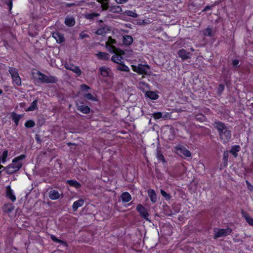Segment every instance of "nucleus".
Here are the masks:
<instances>
[{"mask_svg":"<svg viewBox=\"0 0 253 253\" xmlns=\"http://www.w3.org/2000/svg\"><path fill=\"white\" fill-rule=\"evenodd\" d=\"M213 126L217 129L220 140L224 143L228 142L231 137V130L223 122L216 121L212 124Z\"/></svg>","mask_w":253,"mask_h":253,"instance_id":"1","label":"nucleus"},{"mask_svg":"<svg viewBox=\"0 0 253 253\" xmlns=\"http://www.w3.org/2000/svg\"><path fill=\"white\" fill-rule=\"evenodd\" d=\"M38 78H37V81L40 84H56L58 81V78L53 76H47L42 73L40 71H37Z\"/></svg>","mask_w":253,"mask_h":253,"instance_id":"2","label":"nucleus"},{"mask_svg":"<svg viewBox=\"0 0 253 253\" xmlns=\"http://www.w3.org/2000/svg\"><path fill=\"white\" fill-rule=\"evenodd\" d=\"M132 69L133 71L140 75H150V68L148 65L139 64L137 66L131 65Z\"/></svg>","mask_w":253,"mask_h":253,"instance_id":"3","label":"nucleus"},{"mask_svg":"<svg viewBox=\"0 0 253 253\" xmlns=\"http://www.w3.org/2000/svg\"><path fill=\"white\" fill-rule=\"evenodd\" d=\"M22 163L15 162L9 164L5 167L3 170L8 174H11L18 171L22 167Z\"/></svg>","mask_w":253,"mask_h":253,"instance_id":"4","label":"nucleus"},{"mask_svg":"<svg viewBox=\"0 0 253 253\" xmlns=\"http://www.w3.org/2000/svg\"><path fill=\"white\" fill-rule=\"evenodd\" d=\"M9 72L11 74L12 82L17 86L21 85V80L18 73V70L15 68L9 67Z\"/></svg>","mask_w":253,"mask_h":253,"instance_id":"5","label":"nucleus"},{"mask_svg":"<svg viewBox=\"0 0 253 253\" xmlns=\"http://www.w3.org/2000/svg\"><path fill=\"white\" fill-rule=\"evenodd\" d=\"M232 231V230L230 227H227L226 229H217V231L214 230V239H217L221 237H225L230 235Z\"/></svg>","mask_w":253,"mask_h":253,"instance_id":"6","label":"nucleus"},{"mask_svg":"<svg viewBox=\"0 0 253 253\" xmlns=\"http://www.w3.org/2000/svg\"><path fill=\"white\" fill-rule=\"evenodd\" d=\"M99 25L101 27L95 32L98 35L104 36L108 32L111 31V27L107 25H104L102 20L98 21Z\"/></svg>","mask_w":253,"mask_h":253,"instance_id":"7","label":"nucleus"},{"mask_svg":"<svg viewBox=\"0 0 253 253\" xmlns=\"http://www.w3.org/2000/svg\"><path fill=\"white\" fill-rule=\"evenodd\" d=\"M77 109L84 114H89L90 112V108L87 105H84L83 101H78L76 102Z\"/></svg>","mask_w":253,"mask_h":253,"instance_id":"8","label":"nucleus"},{"mask_svg":"<svg viewBox=\"0 0 253 253\" xmlns=\"http://www.w3.org/2000/svg\"><path fill=\"white\" fill-rule=\"evenodd\" d=\"M136 210L139 213L140 216L146 219L147 221H150L148 218L149 214L148 211L145 209L142 205L139 204L136 207Z\"/></svg>","mask_w":253,"mask_h":253,"instance_id":"9","label":"nucleus"},{"mask_svg":"<svg viewBox=\"0 0 253 253\" xmlns=\"http://www.w3.org/2000/svg\"><path fill=\"white\" fill-rule=\"evenodd\" d=\"M64 67L66 69L75 73L78 76H80L82 74V71L79 66H75L73 64L66 63Z\"/></svg>","mask_w":253,"mask_h":253,"instance_id":"10","label":"nucleus"},{"mask_svg":"<svg viewBox=\"0 0 253 253\" xmlns=\"http://www.w3.org/2000/svg\"><path fill=\"white\" fill-rule=\"evenodd\" d=\"M175 149L177 151L178 153L182 154L186 157H190L191 156V152L187 149L185 147L178 145L175 147Z\"/></svg>","mask_w":253,"mask_h":253,"instance_id":"11","label":"nucleus"},{"mask_svg":"<svg viewBox=\"0 0 253 253\" xmlns=\"http://www.w3.org/2000/svg\"><path fill=\"white\" fill-rule=\"evenodd\" d=\"M178 56L184 61L190 58L191 53L188 52L184 48H182L178 51Z\"/></svg>","mask_w":253,"mask_h":253,"instance_id":"12","label":"nucleus"},{"mask_svg":"<svg viewBox=\"0 0 253 253\" xmlns=\"http://www.w3.org/2000/svg\"><path fill=\"white\" fill-rule=\"evenodd\" d=\"M6 197L11 200L12 202H14L16 200V197L14 195L13 190L11 189L10 185L7 186L6 187Z\"/></svg>","mask_w":253,"mask_h":253,"instance_id":"13","label":"nucleus"},{"mask_svg":"<svg viewBox=\"0 0 253 253\" xmlns=\"http://www.w3.org/2000/svg\"><path fill=\"white\" fill-rule=\"evenodd\" d=\"M133 41L132 37L130 35L123 36V43L126 46L131 45Z\"/></svg>","mask_w":253,"mask_h":253,"instance_id":"14","label":"nucleus"},{"mask_svg":"<svg viewBox=\"0 0 253 253\" xmlns=\"http://www.w3.org/2000/svg\"><path fill=\"white\" fill-rule=\"evenodd\" d=\"M52 37L56 40V42L61 43L65 41V38L62 34L59 32H54L52 34Z\"/></svg>","mask_w":253,"mask_h":253,"instance_id":"15","label":"nucleus"},{"mask_svg":"<svg viewBox=\"0 0 253 253\" xmlns=\"http://www.w3.org/2000/svg\"><path fill=\"white\" fill-rule=\"evenodd\" d=\"M84 203V201L83 199H80L78 201L74 202L72 206L73 210L74 211H76L79 207H82Z\"/></svg>","mask_w":253,"mask_h":253,"instance_id":"16","label":"nucleus"},{"mask_svg":"<svg viewBox=\"0 0 253 253\" xmlns=\"http://www.w3.org/2000/svg\"><path fill=\"white\" fill-rule=\"evenodd\" d=\"M48 194L49 198L52 200L58 199L60 196L59 193L55 190H50Z\"/></svg>","mask_w":253,"mask_h":253,"instance_id":"17","label":"nucleus"},{"mask_svg":"<svg viewBox=\"0 0 253 253\" xmlns=\"http://www.w3.org/2000/svg\"><path fill=\"white\" fill-rule=\"evenodd\" d=\"M148 196H149L151 202L153 203H156L157 201V198L156 193L155 191H154V190H153L152 189H149L148 190Z\"/></svg>","mask_w":253,"mask_h":253,"instance_id":"18","label":"nucleus"},{"mask_svg":"<svg viewBox=\"0 0 253 253\" xmlns=\"http://www.w3.org/2000/svg\"><path fill=\"white\" fill-rule=\"evenodd\" d=\"M96 55L98 59L102 60H108L110 58V55L106 52H98Z\"/></svg>","mask_w":253,"mask_h":253,"instance_id":"19","label":"nucleus"},{"mask_svg":"<svg viewBox=\"0 0 253 253\" xmlns=\"http://www.w3.org/2000/svg\"><path fill=\"white\" fill-rule=\"evenodd\" d=\"M145 95L151 100H156L159 98L158 94L156 92L152 91H146L145 93Z\"/></svg>","mask_w":253,"mask_h":253,"instance_id":"20","label":"nucleus"},{"mask_svg":"<svg viewBox=\"0 0 253 253\" xmlns=\"http://www.w3.org/2000/svg\"><path fill=\"white\" fill-rule=\"evenodd\" d=\"M121 197L123 203L128 202L131 200V196L130 194L127 192L123 193L121 196Z\"/></svg>","mask_w":253,"mask_h":253,"instance_id":"21","label":"nucleus"},{"mask_svg":"<svg viewBox=\"0 0 253 253\" xmlns=\"http://www.w3.org/2000/svg\"><path fill=\"white\" fill-rule=\"evenodd\" d=\"M66 183L70 186L74 187L77 189H79L81 187V183L75 180H68L66 181Z\"/></svg>","mask_w":253,"mask_h":253,"instance_id":"22","label":"nucleus"},{"mask_svg":"<svg viewBox=\"0 0 253 253\" xmlns=\"http://www.w3.org/2000/svg\"><path fill=\"white\" fill-rule=\"evenodd\" d=\"M22 117V115H18L15 112H12L11 116L12 121H14L16 126L18 125V123Z\"/></svg>","mask_w":253,"mask_h":253,"instance_id":"23","label":"nucleus"},{"mask_svg":"<svg viewBox=\"0 0 253 253\" xmlns=\"http://www.w3.org/2000/svg\"><path fill=\"white\" fill-rule=\"evenodd\" d=\"M169 134L168 136V139L169 140H173L174 138L175 135V131L174 128L172 126H170L169 130L165 131V133Z\"/></svg>","mask_w":253,"mask_h":253,"instance_id":"24","label":"nucleus"},{"mask_svg":"<svg viewBox=\"0 0 253 253\" xmlns=\"http://www.w3.org/2000/svg\"><path fill=\"white\" fill-rule=\"evenodd\" d=\"M111 60L114 63L119 64L123 62V58L121 55L115 54L111 57Z\"/></svg>","mask_w":253,"mask_h":253,"instance_id":"25","label":"nucleus"},{"mask_svg":"<svg viewBox=\"0 0 253 253\" xmlns=\"http://www.w3.org/2000/svg\"><path fill=\"white\" fill-rule=\"evenodd\" d=\"M109 69L105 66H102L99 68L100 74L104 77H107L109 76Z\"/></svg>","mask_w":253,"mask_h":253,"instance_id":"26","label":"nucleus"},{"mask_svg":"<svg viewBox=\"0 0 253 253\" xmlns=\"http://www.w3.org/2000/svg\"><path fill=\"white\" fill-rule=\"evenodd\" d=\"M65 24L68 27H72L75 24V21L72 17H67L65 20Z\"/></svg>","mask_w":253,"mask_h":253,"instance_id":"27","label":"nucleus"},{"mask_svg":"<svg viewBox=\"0 0 253 253\" xmlns=\"http://www.w3.org/2000/svg\"><path fill=\"white\" fill-rule=\"evenodd\" d=\"M240 150V146L238 145H234L232 147L230 152L234 156V157H237L238 152Z\"/></svg>","mask_w":253,"mask_h":253,"instance_id":"28","label":"nucleus"},{"mask_svg":"<svg viewBox=\"0 0 253 253\" xmlns=\"http://www.w3.org/2000/svg\"><path fill=\"white\" fill-rule=\"evenodd\" d=\"M38 99H36L33 101L31 105L26 110V111H33L36 109H38L37 107Z\"/></svg>","mask_w":253,"mask_h":253,"instance_id":"29","label":"nucleus"},{"mask_svg":"<svg viewBox=\"0 0 253 253\" xmlns=\"http://www.w3.org/2000/svg\"><path fill=\"white\" fill-rule=\"evenodd\" d=\"M117 69L119 71H125V72H129V68L125 65L123 62H121L117 66Z\"/></svg>","mask_w":253,"mask_h":253,"instance_id":"30","label":"nucleus"},{"mask_svg":"<svg viewBox=\"0 0 253 253\" xmlns=\"http://www.w3.org/2000/svg\"><path fill=\"white\" fill-rule=\"evenodd\" d=\"M157 158L158 160L162 161L163 163H166L167 162L164 158V155L161 152V150L158 147L157 149Z\"/></svg>","mask_w":253,"mask_h":253,"instance_id":"31","label":"nucleus"},{"mask_svg":"<svg viewBox=\"0 0 253 253\" xmlns=\"http://www.w3.org/2000/svg\"><path fill=\"white\" fill-rule=\"evenodd\" d=\"M242 213L243 216L245 218L246 222L250 225L253 226V218L250 216L246 212H243Z\"/></svg>","mask_w":253,"mask_h":253,"instance_id":"32","label":"nucleus"},{"mask_svg":"<svg viewBox=\"0 0 253 253\" xmlns=\"http://www.w3.org/2000/svg\"><path fill=\"white\" fill-rule=\"evenodd\" d=\"M109 11L113 13H119L122 12V9L119 5H114L110 7Z\"/></svg>","mask_w":253,"mask_h":253,"instance_id":"33","label":"nucleus"},{"mask_svg":"<svg viewBox=\"0 0 253 253\" xmlns=\"http://www.w3.org/2000/svg\"><path fill=\"white\" fill-rule=\"evenodd\" d=\"M14 206L12 204H7L4 205L3 210L5 212L10 213L14 210Z\"/></svg>","mask_w":253,"mask_h":253,"instance_id":"34","label":"nucleus"},{"mask_svg":"<svg viewBox=\"0 0 253 253\" xmlns=\"http://www.w3.org/2000/svg\"><path fill=\"white\" fill-rule=\"evenodd\" d=\"M195 119L200 122H204L206 120V117L202 114H197L195 115Z\"/></svg>","mask_w":253,"mask_h":253,"instance_id":"35","label":"nucleus"},{"mask_svg":"<svg viewBox=\"0 0 253 253\" xmlns=\"http://www.w3.org/2000/svg\"><path fill=\"white\" fill-rule=\"evenodd\" d=\"M8 151L7 150H5L3 151L2 155L0 156V161H1L2 163H4L6 161V158L8 156Z\"/></svg>","mask_w":253,"mask_h":253,"instance_id":"36","label":"nucleus"},{"mask_svg":"<svg viewBox=\"0 0 253 253\" xmlns=\"http://www.w3.org/2000/svg\"><path fill=\"white\" fill-rule=\"evenodd\" d=\"M203 34L205 36H209L210 37L213 36V35L212 33L211 29L210 28V27H208L207 28H206V29H205L203 31Z\"/></svg>","mask_w":253,"mask_h":253,"instance_id":"37","label":"nucleus"},{"mask_svg":"<svg viewBox=\"0 0 253 253\" xmlns=\"http://www.w3.org/2000/svg\"><path fill=\"white\" fill-rule=\"evenodd\" d=\"M84 98L86 100L97 101L96 98L94 97L91 93H86L84 95Z\"/></svg>","mask_w":253,"mask_h":253,"instance_id":"38","label":"nucleus"},{"mask_svg":"<svg viewBox=\"0 0 253 253\" xmlns=\"http://www.w3.org/2000/svg\"><path fill=\"white\" fill-rule=\"evenodd\" d=\"M100 15L99 13H91L85 15L86 18L89 20H92L95 17H98Z\"/></svg>","mask_w":253,"mask_h":253,"instance_id":"39","label":"nucleus"},{"mask_svg":"<svg viewBox=\"0 0 253 253\" xmlns=\"http://www.w3.org/2000/svg\"><path fill=\"white\" fill-rule=\"evenodd\" d=\"M26 158V155L24 154L21 155L17 157L14 158L12 160V163L18 162L21 163V160L24 159Z\"/></svg>","mask_w":253,"mask_h":253,"instance_id":"40","label":"nucleus"},{"mask_svg":"<svg viewBox=\"0 0 253 253\" xmlns=\"http://www.w3.org/2000/svg\"><path fill=\"white\" fill-rule=\"evenodd\" d=\"M35 126V122L31 120H29L27 121L25 124V126L28 128L33 127Z\"/></svg>","mask_w":253,"mask_h":253,"instance_id":"41","label":"nucleus"},{"mask_svg":"<svg viewBox=\"0 0 253 253\" xmlns=\"http://www.w3.org/2000/svg\"><path fill=\"white\" fill-rule=\"evenodd\" d=\"M229 153L227 151H224L223 156V161L224 164V166H227V163L228 159Z\"/></svg>","mask_w":253,"mask_h":253,"instance_id":"42","label":"nucleus"},{"mask_svg":"<svg viewBox=\"0 0 253 253\" xmlns=\"http://www.w3.org/2000/svg\"><path fill=\"white\" fill-rule=\"evenodd\" d=\"M152 117H153L155 120L159 119L162 118L163 113L160 112H155L152 114Z\"/></svg>","mask_w":253,"mask_h":253,"instance_id":"43","label":"nucleus"},{"mask_svg":"<svg viewBox=\"0 0 253 253\" xmlns=\"http://www.w3.org/2000/svg\"><path fill=\"white\" fill-rule=\"evenodd\" d=\"M125 13L126 15L133 18H136L138 16L136 13L131 10H127L125 12Z\"/></svg>","mask_w":253,"mask_h":253,"instance_id":"44","label":"nucleus"},{"mask_svg":"<svg viewBox=\"0 0 253 253\" xmlns=\"http://www.w3.org/2000/svg\"><path fill=\"white\" fill-rule=\"evenodd\" d=\"M51 239L52 240V241H53L55 242L61 243V244H63V245H66L67 244L66 242H64L63 241H62V240H61L60 239H57L56 237V236H55L54 235H51Z\"/></svg>","mask_w":253,"mask_h":253,"instance_id":"45","label":"nucleus"},{"mask_svg":"<svg viewBox=\"0 0 253 253\" xmlns=\"http://www.w3.org/2000/svg\"><path fill=\"white\" fill-rule=\"evenodd\" d=\"M161 194L167 200H169L171 198L170 195L169 194L167 193L164 190H161Z\"/></svg>","mask_w":253,"mask_h":253,"instance_id":"46","label":"nucleus"},{"mask_svg":"<svg viewBox=\"0 0 253 253\" xmlns=\"http://www.w3.org/2000/svg\"><path fill=\"white\" fill-rule=\"evenodd\" d=\"M108 48V50L113 53H115L117 51V48L114 46V45H109V46L108 47V46H106Z\"/></svg>","mask_w":253,"mask_h":253,"instance_id":"47","label":"nucleus"},{"mask_svg":"<svg viewBox=\"0 0 253 253\" xmlns=\"http://www.w3.org/2000/svg\"><path fill=\"white\" fill-rule=\"evenodd\" d=\"M2 1L7 5L10 11L12 7V0H2Z\"/></svg>","mask_w":253,"mask_h":253,"instance_id":"48","label":"nucleus"},{"mask_svg":"<svg viewBox=\"0 0 253 253\" xmlns=\"http://www.w3.org/2000/svg\"><path fill=\"white\" fill-rule=\"evenodd\" d=\"M116 43V40L115 39H112L111 37H109L108 42H106V46H108V44H109L110 45H113V44Z\"/></svg>","mask_w":253,"mask_h":253,"instance_id":"49","label":"nucleus"},{"mask_svg":"<svg viewBox=\"0 0 253 253\" xmlns=\"http://www.w3.org/2000/svg\"><path fill=\"white\" fill-rule=\"evenodd\" d=\"M102 4L101 7H102V10H107L108 9L110 8V7L109 6L108 3L105 2V1H103L102 2H100Z\"/></svg>","mask_w":253,"mask_h":253,"instance_id":"50","label":"nucleus"},{"mask_svg":"<svg viewBox=\"0 0 253 253\" xmlns=\"http://www.w3.org/2000/svg\"><path fill=\"white\" fill-rule=\"evenodd\" d=\"M171 113H165V114H163V117L162 118L164 120H166L168 119H170L171 117Z\"/></svg>","mask_w":253,"mask_h":253,"instance_id":"51","label":"nucleus"},{"mask_svg":"<svg viewBox=\"0 0 253 253\" xmlns=\"http://www.w3.org/2000/svg\"><path fill=\"white\" fill-rule=\"evenodd\" d=\"M164 213L168 216H171L173 214L172 211L169 208L165 209Z\"/></svg>","mask_w":253,"mask_h":253,"instance_id":"52","label":"nucleus"},{"mask_svg":"<svg viewBox=\"0 0 253 253\" xmlns=\"http://www.w3.org/2000/svg\"><path fill=\"white\" fill-rule=\"evenodd\" d=\"M81 88L82 90H83V91L85 90L86 91H87L88 90L90 89V87L88 85H87L86 84H83L81 85Z\"/></svg>","mask_w":253,"mask_h":253,"instance_id":"53","label":"nucleus"},{"mask_svg":"<svg viewBox=\"0 0 253 253\" xmlns=\"http://www.w3.org/2000/svg\"><path fill=\"white\" fill-rule=\"evenodd\" d=\"M80 37L81 39H84L85 38H88L89 37V35L85 34L84 33V32H82L80 34Z\"/></svg>","mask_w":253,"mask_h":253,"instance_id":"54","label":"nucleus"},{"mask_svg":"<svg viewBox=\"0 0 253 253\" xmlns=\"http://www.w3.org/2000/svg\"><path fill=\"white\" fill-rule=\"evenodd\" d=\"M239 63V61L238 59H234L232 61V64L234 67H237L238 66Z\"/></svg>","mask_w":253,"mask_h":253,"instance_id":"55","label":"nucleus"},{"mask_svg":"<svg viewBox=\"0 0 253 253\" xmlns=\"http://www.w3.org/2000/svg\"><path fill=\"white\" fill-rule=\"evenodd\" d=\"M35 139L37 141L38 143L41 144L42 142V140L40 138V136L39 134H36L35 136Z\"/></svg>","mask_w":253,"mask_h":253,"instance_id":"56","label":"nucleus"},{"mask_svg":"<svg viewBox=\"0 0 253 253\" xmlns=\"http://www.w3.org/2000/svg\"><path fill=\"white\" fill-rule=\"evenodd\" d=\"M246 182L248 189H250V190H252L253 189V186L250 184V183L248 181L246 180Z\"/></svg>","mask_w":253,"mask_h":253,"instance_id":"57","label":"nucleus"},{"mask_svg":"<svg viewBox=\"0 0 253 253\" xmlns=\"http://www.w3.org/2000/svg\"><path fill=\"white\" fill-rule=\"evenodd\" d=\"M224 85L222 84H220L219 85V86L218 88V91L222 92L224 90Z\"/></svg>","mask_w":253,"mask_h":253,"instance_id":"58","label":"nucleus"},{"mask_svg":"<svg viewBox=\"0 0 253 253\" xmlns=\"http://www.w3.org/2000/svg\"><path fill=\"white\" fill-rule=\"evenodd\" d=\"M115 1L117 3L121 4L126 2L128 0H115Z\"/></svg>","mask_w":253,"mask_h":253,"instance_id":"59","label":"nucleus"},{"mask_svg":"<svg viewBox=\"0 0 253 253\" xmlns=\"http://www.w3.org/2000/svg\"><path fill=\"white\" fill-rule=\"evenodd\" d=\"M3 45L6 47V49H8V48L10 47L8 42L6 41H3Z\"/></svg>","mask_w":253,"mask_h":253,"instance_id":"60","label":"nucleus"},{"mask_svg":"<svg viewBox=\"0 0 253 253\" xmlns=\"http://www.w3.org/2000/svg\"><path fill=\"white\" fill-rule=\"evenodd\" d=\"M211 7H212V6L207 5L203 9L202 11H203V12L206 11L208 10L211 9Z\"/></svg>","mask_w":253,"mask_h":253,"instance_id":"61","label":"nucleus"},{"mask_svg":"<svg viewBox=\"0 0 253 253\" xmlns=\"http://www.w3.org/2000/svg\"><path fill=\"white\" fill-rule=\"evenodd\" d=\"M66 7H72L73 6H74L75 5V3H66L65 4Z\"/></svg>","mask_w":253,"mask_h":253,"instance_id":"62","label":"nucleus"},{"mask_svg":"<svg viewBox=\"0 0 253 253\" xmlns=\"http://www.w3.org/2000/svg\"><path fill=\"white\" fill-rule=\"evenodd\" d=\"M67 145H68V146H70L71 145H76V144L69 142V143H67Z\"/></svg>","mask_w":253,"mask_h":253,"instance_id":"63","label":"nucleus"},{"mask_svg":"<svg viewBox=\"0 0 253 253\" xmlns=\"http://www.w3.org/2000/svg\"><path fill=\"white\" fill-rule=\"evenodd\" d=\"M109 0H98L97 1L99 2H102L103 1H106V2H108Z\"/></svg>","mask_w":253,"mask_h":253,"instance_id":"64","label":"nucleus"}]
</instances>
